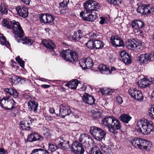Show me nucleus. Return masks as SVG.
I'll return each mask as SVG.
<instances>
[{"label": "nucleus", "instance_id": "obj_1", "mask_svg": "<svg viewBox=\"0 0 154 154\" xmlns=\"http://www.w3.org/2000/svg\"><path fill=\"white\" fill-rule=\"evenodd\" d=\"M2 25L8 29H12L15 35L14 37L18 42L21 40L23 44L30 45L33 43V41L31 39L24 36L23 30L18 22L14 20L10 22L7 19L4 18L2 21Z\"/></svg>", "mask_w": 154, "mask_h": 154}, {"label": "nucleus", "instance_id": "obj_2", "mask_svg": "<svg viewBox=\"0 0 154 154\" xmlns=\"http://www.w3.org/2000/svg\"><path fill=\"white\" fill-rule=\"evenodd\" d=\"M84 6L85 10L81 12L80 15L82 19L85 21L87 20L86 16H89V13H92L93 11H96L100 8L98 2L92 0L87 1L84 3Z\"/></svg>", "mask_w": 154, "mask_h": 154}, {"label": "nucleus", "instance_id": "obj_3", "mask_svg": "<svg viewBox=\"0 0 154 154\" xmlns=\"http://www.w3.org/2000/svg\"><path fill=\"white\" fill-rule=\"evenodd\" d=\"M152 125V121L143 119L137 122L136 129L138 131L144 134H147L152 131L153 128Z\"/></svg>", "mask_w": 154, "mask_h": 154}, {"label": "nucleus", "instance_id": "obj_4", "mask_svg": "<svg viewBox=\"0 0 154 154\" xmlns=\"http://www.w3.org/2000/svg\"><path fill=\"white\" fill-rule=\"evenodd\" d=\"M60 56L65 60L73 63L78 59V55L76 52L68 49L66 51L63 50L60 54Z\"/></svg>", "mask_w": 154, "mask_h": 154}, {"label": "nucleus", "instance_id": "obj_5", "mask_svg": "<svg viewBox=\"0 0 154 154\" xmlns=\"http://www.w3.org/2000/svg\"><path fill=\"white\" fill-rule=\"evenodd\" d=\"M70 149L71 151L75 154H83L85 151L82 144L77 141L72 143Z\"/></svg>", "mask_w": 154, "mask_h": 154}, {"label": "nucleus", "instance_id": "obj_6", "mask_svg": "<svg viewBox=\"0 0 154 154\" xmlns=\"http://www.w3.org/2000/svg\"><path fill=\"white\" fill-rule=\"evenodd\" d=\"M79 142H83L84 146L85 148H88L92 143L93 140L91 137L88 134H81L79 139Z\"/></svg>", "mask_w": 154, "mask_h": 154}, {"label": "nucleus", "instance_id": "obj_7", "mask_svg": "<svg viewBox=\"0 0 154 154\" xmlns=\"http://www.w3.org/2000/svg\"><path fill=\"white\" fill-rule=\"evenodd\" d=\"M130 95L133 98L140 101L143 99V94L141 91L136 88H131L129 90Z\"/></svg>", "mask_w": 154, "mask_h": 154}, {"label": "nucleus", "instance_id": "obj_8", "mask_svg": "<svg viewBox=\"0 0 154 154\" xmlns=\"http://www.w3.org/2000/svg\"><path fill=\"white\" fill-rule=\"evenodd\" d=\"M131 27L135 33H141V31L140 30L143 26L144 23L140 20H135L131 23Z\"/></svg>", "mask_w": 154, "mask_h": 154}, {"label": "nucleus", "instance_id": "obj_9", "mask_svg": "<svg viewBox=\"0 0 154 154\" xmlns=\"http://www.w3.org/2000/svg\"><path fill=\"white\" fill-rule=\"evenodd\" d=\"M79 63L80 66L84 69L91 68L94 64L92 59L90 57L81 59Z\"/></svg>", "mask_w": 154, "mask_h": 154}, {"label": "nucleus", "instance_id": "obj_10", "mask_svg": "<svg viewBox=\"0 0 154 154\" xmlns=\"http://www.w3.org/2000/svg\"><path fill=\"white\" fill-rule=\"evenodd\" d=\"M112 122L109 131L111 133L116 134L117 133L118 130L120 129L121 125L119 121L114 117L113 118Z\"/></svg>", "mask_w": 154, "mask_h": 154}, {"label": "nucleus", "instance_id": "obj_11", "mask_svg": "<svg viewBox=\"0 0 154 154\" xmlns=\"http://www.w3.org/2000/svg\"><path fill=\"white\" fill-rule=\"evenodd\" d=\"M99 68L101 72L107 75L110 74L112 73V72L116 70V68L113 67L107 66L103 64L99 65Z\"/></svg>", "mask_w": 154, "mask_h": 154}, {"label": "nucleus", "instance_id": "obj_12", "mask_svg": "<svg viewBox=\"0 0 154 154\" xmlns=\"http://www.w3.org/2000/svg\"><path fill=\"white\" fill-rule=\"evenodd\" d=\"M110 42L113 46L116 47L123 46L124 43L122 40L118 36L112 35L110 39Z\"/></svg>", "mask_w": 154, "mask_h": 154}, {"label": "nucleus", "instance_id": "obj_13", "mask_svg": "<svg viewBox=\"0 0 154 154\" xmlns=\"http://www.w3.org/2000/svg\"><path fill=\"white\" fill-rule=\"evenodd\" d=\"M71 113V111L69 106L65 104H61L60 105V116L64 118L66 116L69 115Z\"/></svg>", "mask_w": 154, "mask_h": 154}, {"label": "nucleus", "instance_id": "obj_14", "mask_svg": "<svg viewBox=\"0 0 154 154\" xmlns=\"http://www.w3.org/2000/svg\"><path fill=\"white\" fill-rule=\"evenodd\" d=\"M44 137L38 133L33 132L31 133L29 136L28 140L32 142L37 141H42L43 140Z\"/></svg>", "mask_w": 154, "mask_h": 154}, {"label": "nucleus", "instance_id": "obj_15", "mask_svg": "<svg viewBox=\"0 0 154 154\" xmlns=\"http://www.w3.org/2000/svg\"><path fill=\"white\" fill-rule=\"evenodd\" d=\"M153 56L152 54H141L139 57V60L141 63L146 64L151 61Z\"/></svg>", "mask_w": 154, "mask_h": 154}, {"label": "nucleus", "instance_id": "obj_16", "mask_svg": "<svg viewBox=\"0 0 154 154\" xmlns=\"http://www.w3.org/2000/svg\"><path fill=\"white\" fill-rule=\"evenodd\" d=\"M82 100L85 103L92 105L94 103L95 99L94 97L85 93L82 97Z\"/></svg>", "mask_w": 154, "mask_h": 154}, {"label": "nucleus", "instance_id": "obj_17", "mask_svg": "<svg viewBox=\"0 0 154 154\" xmlns=\"http://www.w3.org/2000/svg\"><path fill=\"white\" fill-rule=\"evenodd\" d=\"M16 10L19 15L25 18L28 16V11L24 7L18 6L16 8Z\"/></svg>", "mask_w": 154, "mask_h": 154}, {"label": "nucleus", "instance_id": "obj_18", "mask_svg": "<svg viewBox=\"0 0 154 154\" xmlns=\"http://www.w3.org/2000/svg\"><path fill=\"white\" fill-rule=\"evenodd\" d=\"M113 117L109 116L104 118L102 120V123L103 125L107 127L108 128V130L109 131V129L110 128L111 124H112V121Z\"/></svg>", "mask_w": 154, "mask_h": 154}, {"label": "nucleus", "instance_id": "obj_19", "mask_svg": "<svg viewBox=\"0 0 154 154\" xmlns=\"http://www.w3.org/2000/svg\"><path fill=\"white\" fill-rule=\"evenodd\" d=\"M151 81L146 78H144L143 79L140 80L139 82H138V84L139 86L141 88H145L147 87H148L149 85L152 84Z\"/></svg>", "mask_w": 154, "mask_h": 154}, {"label": "nucleus", "instance_id": "obj_20", "mask_svg": "<svg viewBox=\"0 0 154 154\" xmlns=\"http://www.w3.org/2000/svg\"><path fill=\"white\" fill-rule=\"evenodd\" d=\"M42 43L46 48L51 51L53 50L55 47V44L51 40H44L42 41Z\"/></svg>", "mask_w": 154, "mask_h": 154}, {"label": "nucleus", "instance_id": "obj_21", "mask_svg": "<svg viewBox=\"0 0 154 154\" xmlns=\"http://www.w3.org/2000/svg\"><path fill=\"white\" fill-rule=\"evenodd\" d=\"M27 105L29 109L31 111H33L35 112H37V109L38 106V104L37 102L30 100L28 102Z\"/></svg>", "mask_w": 154, "mask_h": 154}, {"label": "nucleus", "instance_id": "obj_22", "mask_svg": "<svg viewBox=\"0 0 154 154\" xmlns=\"http://www.w3.org/2000/svg\"><path fill=\"white\" fill-rule=\"evenodd\" d=\"M106 132L100 128L95 138L97 140L102 141L104 140L106 137Z\"/></svg>", "mask_w": 154, "mask_h": 154}, {"label": "nucleus", "instance_id": "obj_23", "mask_svg": "<svg viewBox=\"0 0 154 154\" xmlns=\"http://www.w3.org/2000/svg\"><path fill=\"white\" fill-rule=\"evenodd\" d=\"M9 100L7 101L6 108L5 109L11 110L14 109V106L15 105V103L14 100L12 98L9 96Z\"/></svg>", "mask_w": 154, "mask_h": 154}, {"label": "nucleus", "instance_id": "obj_24", "mask_svg": "<svg viewBox=\"0 0 154 154\" xmlns=\"http://www.w3.org/2000/svg\"><path fill=\"white\" fill-rule=\"evenodd\" d=\"M85 37L82 36V34H78L76 32H74L72 37L73 40L79 42L81 43H83Z\"/></svg>", "mask_w": 154, "mask_h": 154}, {"label": "nucleus", "instance_id": "obj_25", "mask_svg": "<svg viewBox=\"0 0 154 154\" xmlns=\"http://www.w3.org/2000/svg\"><path fill=\"white\" fill-rule=\"evenodd\" d=\"M78 81L77 80L75 79L69 82L66 84V85L71 89H74L76 88L78 85Z\"/></svg>", "mask_w": 154, "mask_h": 154}, {"label": "nucleus", "instance_id": "obj_26", "mask_svg": "<svg viewBox=\"0 0 154 154\" xmlns=\"http://www.w3.org/2000/svg\"><path fill=\"white\" fill-rule=\"evenodd\" d=\"M50 153L47 150L42 148L35 149L33 150L31 154H50Z\"/></svg>", "mask_w": 154, "mask_h": 154}, {"label": "nucleus", "instance_id": "obj_27", "mask_svg": "<svg viewBox=\"0 0 154 154\" xmlns=\"http://www.w3.org/2000/svg\"><path fill=\"white\" fill-rule=\"evenodd\" d=\"M69 141L66 140H64L63 142H60L58 144V148L63 150L66 149L67 148L68 146H69Z\"/></svg>", "mask_w": 154, "mask_h": 154}, {"label": "nucleus", "instance_id": "obj_28", "mask_svg": "<svg viewBox=\"0 0 154 154\" xmlns=\"http://www.w3.org/2000/svg\"><path fill=\"white\" fill-rule=\"evenodd\" d=\"M100 148L102 151L106 154H110L111 152V148L104 144L100 145Z\"/></svg>", "mask_w": 154, "mask_h": 154}, {"label": "nucleus", "instance_id": "obj_29", "mask_svg": "<svg viewBox=\"0 0 154 154\" xmlns=\"http://www.w3.org/2000/svg\"><path fill=\"white\" fill-rule=\"evenodd\" d=\"M22 80L21 78L19 76L14 75L12 76L11 78L9 79V81L12 84L14 83L17 84L19 82Z\"/></svg>", "mask_w": 154, "mask_h": 154}, {"label": "nucleus", "instance_id": "obj_30", "mask_svg": "<svg viewBox=\"0 0 154 154\" xmlns=\"http://www.w3.org/2000/svg\"><path fill=\"white\" fill-rule=\"evenodd\" d=\"M20 125V128L23 130H25L30 128V123L26 119V120L21 121Z\"/></svg>", "mask_w": 154, "mask_h": 154}, {"label": "nucleus", "instance_id": "obj_31", "mask_svg": "<svg viewBox=\"0 0 154 154\" xmlns=\"http://www.w3.org/2000/svg\"><path fill=\"white\" fill-rule=\"evenodd\" d=\"M100 129V128L96 126H92L90 128V132L94 139Z\"/></svg>", "mask_w": 154, "mask_h": 154}, {"label": "nucleus", "instance_id": "obj_32", "mask_svg": "<svg viewBox=\"0 0 154 154\" xmlns=\"http://www.w3.org/2000/svg\"><path fill=\"white\" fill-rule=\"evenodd\" d=\"M0 43L2 45H5L8 48L10 46L8 42L6 40L5 37L2 34H0Z\"/></svg>", "mask_w": 154, "mask_h": 154}, {"label": "nucleus", "instance_id": "obj_33", "mask_svg": "<svg viewBox=\"0 0 154 154\" xmlns=\"http://www.w3.org/2000/svg\"><path fill=\"white\" fill-rule=\"evenodd\" d=\"M69 2V0H63V2H60L59 4L60 10L61 11L64 9L65 10L67 9V5Z\"/></svg>", "mask_w": 154, "mask_h": 154}, {"label": "nucleus", "instance_id": "obj_34", "mask_svg": "<svg viewBox=\"0 0 154 154\" xmlns=\"http://www.w3.org/2000/svg\"><path fill=\"white\" fill-rule=\"evenodd\" d=\"M121 120L125 123H128L131 119V117L125 114H123L120 117Z\"/></svg>", "mask_w": 154, "mask_h": 154}, {"label": "nucleus", "instance_id": "obj_35", "mask_svg": "<svg viewBox=\"0 0 154 154\" xmlns=\"http://www.w3.org/2000/svg\"><path fill=\"white\" fill-rule=\"evenodd\" d=\"M9 96L5 97L0 100V106L2 108L5 109L6 108H7L6 107L7 101L9 100Z\"/></svg>", "mask_w": 154, "mask_h": 154}, {"label": "nucleus", "instance_id": "obj_36", "mask_svg": "<svg viewBox=\"0 0 154 154\" xmlns=\"http://www.w3.org/2000/svg\"><path fill=\"white\" fill-rule=\"evenodd\" d=\"M91 117L94 119H99L101 117V113L98 111L92 110L91 112Z\"/></svg>", "mask_w": 154, "mask_h": 154}, {"label": "nucleus", "instance_id": "obj_37", "mask_svg": "<svg viewBox=\"0 0 154 154\" xmlns=\"http://www.w3.org/2000/svg\"><path fill=\"white\" fill-rule=\"evenodd\" d=\"M140 140V138H135L131 140L130 143L134 147L139 148Z\"/></svg>", "mask_w": 154, "mask_h": 154}, {"label": "nucleus", "instance_id": "obj_38", "mask_svg": "<svg viewBox=\"0 0 154 154\" xmlns=\"http://www.w3.org/2000/svg\"><path fill=\"white\" fill-rule=\"evenodd\" d=\"M104 44L101 41L96 40L94 41V48L96 49H100L103 47Z\"/></svg>", "mask_w": 154, "mask_h": 154}, {"label": "nucleus", "instance_id": "obj_39", "mask_svg": "<svg viewBox=\"0 0 154 154\" xmlns=\"http://www.w3.org/2000/svg\"><path fill=\"white\" fill-rule=\"evenodd\" d=\"M8 10V7L4 4H2L0 5V11L2 14H7Z\"/></svg>", "mask_w": 154, "mask_h": 154}, {"label": "nucleus", "instance_id": "obj_40", "mask_svg": "<svg viewBox=\"0 0 154 154\" xmlns=\"http://www.w3.org/2000/svg\"><path fill=\"white\" fill-rule=\"evenodd\" d=\"M134 42V46L135 48H137V49H139L142 50L143 49V47L142 46V44L140 41H137L134 38L133 39Z\"/></svg>", "mask_w": 154, "mask_h": 154}, {"label": "nucleus", "instance_id": "obj_41", "mask_svg": "<svg viewBox=\"0 0 154 154\" xmlns=\"http://www.w3.org/2000/svg\"><path fill=\"white\" fill-rule=\"evenodd\" d=\"M144 15L150 14L153 11V9L150 6L147 5H144Z\"/></svg>", "mask_w": 154, "mask_h": 154}, {"label": "nucleus", "instance_id": "obj_42", "mask_svg": "<svg viewBox=\"0 0 154 154\" xmlns=\"http://www.w3.org/2000/svg\"><path fill=\"white\" fill-rule=\"evenodd\" d=\"M126 46L128 49L134 50L135 48L134 43L133 39L132 40H129L126 43Z\"/></svg>", "mask_w": 154, "mask_h": 154}, {"label": "nucleus", "instance_id": "obj_43", "mask_svg": "<svg viewBox=\"0 0 154 154\" xmlns=\"http://www.w3.org/2000/svg\"><path fill=\"white\" fill-rule=\"evenodd\" d=\"M100 150L96 146H94L89 151V154H97Z\"/></svg>", "mask_w": 154, "mask_h": 154}, {"label": "nucleus", "instance_id": "obj_44", "mask_svg": "<svg viewBox=\"0 0 154 154\" xmlns=\"http://www.w3.org/2000/svg\"><path fill=\"white\" fill-rule=\"evenodd\" d=\"M123 61L126 64H128L130 63L131 62V59L129 54H128L125 57L122 59Z\"/></svg>", "mask_w": 154, "mask_h": 154}, {"label": "nucleus", "instance_id": "obj_45", "mask_svg": "<svg viewBox=\"0 0 154 154\" xmlns=\"http://www.w3.org/2000/svg\"><path fill=\"white\" fill-rule=\"evenodd\" d=\"M97 18V15L96 14H90L88 17L86 21H93Z\"/></svg>", "mask_w": 154, "mask_h": 154}, {"label": "nucleus", "instance_id": "obj_46", "mask_svg": "<svg viewBox=\"0 0 154 154\" xmlns=\"http://www.w3.org/2000/svg\"><path fill=\"white\" fill-rule=\"evenodd\" d=\"M47 14H41L39 16V18L41 22L46 23Z\"/></svg>", "mask_w": 154, "mask_h": 154}, {"label": "nucleus", "instance_id": "obj_47", "mask_svg": "<svg viewBox=\"0 0 154 154\" xmlns=\"http://www.w3.org/2000/svg\"><path fill=\"white\" fill-rule=\"evenodd\" d=\"M58 148V147L52 143H49L48 150L51 152L55 151Z\"/></svg>", "mask_w": 154, "mask_h": 154}, {"label": "nucleus", "instance_id": "obj_48", "mask_svg": "<svg viewBox=\"0 0 154 154\" xmlns=\"http://www.w3.org/2000/svg\"><path fill=\"white\" fill-rule=\"evenodd\" d=\"M147 141V140H145L140 139V144H139V148H140L141 149H145V146Z\"/></svg>", "mask_w": 154, "mask_h": 154}, {"label": "nucleus", "instance_id": "obj_49", "mask_svg": "<svg viewBox=\"0 0 154 154\" xmlns=\"http://www.w3.org/2000/svg\"><path fill=\"white\" fill-rule=\"evenodd\" d=\"M94 41L92 40H89L85 43V45L89 48L92 49L94 48Z\"/></svg>", "mask_w": 154, "mask_h": 154}, {"label": "nucleus", "instance_id": "obj_50", "mask_svg": "<svg viewBox=\"0 0 154 154\" xmlns=\"http://www.w3.org/2000/svg\"><path fill=\"white\" fill-rule=\"evenodd\" d=\"M54 19L52 15L47 14L46 23H49L53 22L54 21Z\"/></svg>", "mask_w": 154, "mask_h": 154}, {"label": "nucleus", "instance_id": "obj_51", "mask_svg": "<svg viewBox=\"0 0 154 154\" xmlns=\"http://www.w3.org/2000/svg\"><path fill=\"white\" fill-rule=\"evenodd\" d=\"M109 3L116 5H119L122 2L121 0H107Z\"/></svg>", "mask_w": 154, "mask_h": 154}, {"label": "nucleus", "instance_id": "obj_52", "mask_svg": "<svg viewBox=\"0 0 154 154\" xmlns=\"http://www.w3.org/2000/svg\"><path fill=\"white\" fill-rule=\"evenodd\" d=\"M148 112L149 116L151 118L154 119V107H151L148 109Z\"/></svg>", "mask_w": 154, "mask_h": 154}, {"label": "nucleus", "instance_id": "obj_53", "mask_svg": "<svg viewBox=\"0 0 154 154\" xmlns=\"http://www.w3.org/2000/svg\"><path fill=\"white\" fill-rule=\"evenodd\" d=\"M16 61L20 65V66L22 67L24 66V61H23L21 59L19 56H18L16 58Z\"/></svg>", "mask_w": 154, "mask_h": 154}, {"label": "nucleus", "instance_id": "obj_54", "mask_svg": "<svg viewBox=\"0 0 154 154\" xmlns=\"http://www.w3.org/2000/svg\"><path fill=\"white\" fill-rule=\"evenodd\" d=\"M10 95L15 98L18 97L19 93L15 89L12 88V91L10 93Z\"/></svg>", "mask_w": 154, "mask_h": 154}, {"label": "nucleus", "instance_id": "obj_55", "mask_svg": "<svg viewBox=\"0 0 154 154\" xmlns=\"http://www.w3.org/2000/svg\"><path fill=\"white\" fill-rule=\"evenodd\" d=\"M152 146V143L149 141H147L145 146V149L149 151Z\"/></svg>", "mask_w": 154, "mask_h": 154}, {"label": "nucleus", "instance_id": "obj_56", "mask_svg": "<svg viewBox=\"0 0 154 154\" xmlns=\"http://www.w3.org/2000/svg\"><path fill=\"white\" fill-rule=\"evenodd\" d=\"M144 5H143L141 6H139L138 7L137 10L138 13H140L143 15H144Z\"/></svg>", "mask_w": 154, "mask_h": 154}, {"label": "nucleus", "instance_id": "obj_57", "mask_svg": "<svg viewBox=\"0 0 154 154\" xmlns=\"http://www.w3.org/2000/svg\"><path fill=\"white\" fill-rule=\"evenodd\" d=\"M26 119L30 123V124H34L35 122H36L37 120L36 119L31 118L30 116L27 117L26 118Z\"/></svg>", "mask_w": 154, "mask_h": 154}, {"label": "nucleus", "instance_id": "obj_58", "mask_svg": "<svg viewBox=\"0 0 154 154\" xmlns=\"http://www.w3.org/2000/svg\"><path fill=\"white\" fill-rule=\"evenodd\" d=\"M112 89L111 90V91H108L107 92L104 89H100V91L101 93L103 94H106L107 95H111L113 92L112 91Z\"/></svg>", "mask_w": 154, "mask_h": 154}, {"label": "nucleus", "instance_id": "obj_59", "mask_svg": "<svg viewBox=\"0 0 154 154\" xmlns=\"http://www.w3.org/2000/svg\"><path fill=\"white\" fill-rule=\"evenodd\" d=\"M128 54L124 50L121 51L120 53V56L122 59L124 58V57H125L126 56H127Z\"/></svg>", "mask_w": 154, "mask_h": 154}, {"label": "nucleus", "instance_id": "obj_60", "mask_svg": "<svg viewBox=\"0 0 154 154\" xmlns=\"http://www.w3.org/2000/svg\"><path fill=\"white\" fill-rule=\"evenodd\" d=\"M116 101L119 104L122 103L123 102L122 98L120 96H118L116 97Z\"/></svg>", "mask_w": 154, "mask_h": 154}, {"label": "nucleus", "instance_id": "obj_61", "mask_svg": "<svg viewBox=\"0 0 154 154\" xmlns=\"http://www.w3.org/2000/svg\"><path fill=\"white\" fill-rule=\"evenodd\" d=\"M90 35L93 38H95L97 37L99 35L98 33L96 32H91L90 33Z\"/></svg>", "mask_w": 154, "mask_h": 154}, {"label": "nucleus", "instance_id": "obj_62", "mask_svg": "<svg viewBox=\"0 0 154 154\" xmlns=\"http://www.w3.org/2000/svg\"><path fill=\"white\" fill-rule=\"evenodd\" d=\"M45 119L48 121H52L53 119V117H52L51 116L47 115L45 116Z\"/></svg>", "mask_w": 154, "mask_h": 154}, {"label": "nucleus", "instance_id": "obj_63", "mask_svg": "<svg viewBox=\"0 0 154 154\" xmlns=\"http://www.w3.org/2000/svg\"><path fill=\"white\" fill-rule=\"evenodd\" d=\"M12 88H5L4 90L8 94H10V93H11V91H12Z\"/></svg>", "mask_w": 154, "mask_h": 154}, {"label": "nucleus", "instance_id": "obj_64", "mask_svg": "<svg viewBox=\"0 0 154 154\" xmlns=\"http://www.w3.org/2000/svg\"><path fill=\"white\" fill-rule=\"evenodd\" d=\"M6 152H7L6 150L4 149L0 148V154H5Z\"/></svg>", "mask_w": 154, "mask_h": 154}]
</instances>
